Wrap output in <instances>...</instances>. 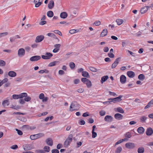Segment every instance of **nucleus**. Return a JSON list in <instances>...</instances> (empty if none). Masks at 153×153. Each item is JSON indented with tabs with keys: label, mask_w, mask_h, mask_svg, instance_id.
<instances>
[{
	"label": "nucleus",
	"mask_w": 153,
	"mask_h": 153,
	"mask_svg": "<svg viewBox=\"0 0 153 153\" xmlns=\"http://www.w3.org/2000/svg\"><path fill=\"white\" fill-rule=\"evenodd\" d=\"M44 136V134L43 133H40L36 134L31 135L30 136V138L32 140H35Z\"/></svg>",
	"instance_id": "1"
},
{
	"label": "nucleus",
	"mask_w": 153,
	"mask_h": 153,
	"mask_svg": "<svg viewBox=\"0 0 153 153\" xmlns=\"http://www.w3.org/2000/svg\"><path fill=\"white\" fill-rule=\"evenodd\" d=\"M73 135L70 134L64 142V145L65 147H67L72 140Z\"/></svg>",
	"instance_id": "2"
},
{
	"label": "nucleus",
	"mask_w": 153,
	"mask_h": 153,
	"mask_svg": "<svg viewBox=\"0 0 153 153\" xmlns=\"http://www.w3.org/2000/svg\"><path fill=\"white\" fill-rule=\"evenodd\" d=\"M78 104L75 101L73 102L70 107V110L71 111H73L77 110L78 107Z\"/></svg>",
	"instance_id": "3"
},
{
	"label": "nucleus",
	"mask_w": 153,
	"mask_h": 153,
	"mask_svg": "<svg viewBox=\"0 0 153 153\" xmlns=\"http://www.w3.org/2000/svg\"><path fill=\"white\" fill-rule=\"evenodd\" d=\"M123 97L122 95H120L118 97L114 98H109L108 99V100H111V102H113L114 103L119 102L122 100L121 98Z\"/></svg>",
	"instance_id": "4"
},
{
	"label": "nucleus",
	"mask_w": 153,
	"mask_h": 153,
	"mask_svg": "<svg viewBox=\"0 0 153 153\" xmlns=\"http://www.w3.org/2000/svg\"><path fill=\"white\" fill-rule=\"evenodd\" d=\"M126 147L128 149H134L135 147V144L134 143L128 142L125 144Z\"/></svg>",
	"instance_id": "5"
},
{
	"label": "nucleus",
	"mask_w": 153,
	"mask_h": 153,
	"mask_svg": "<svg viewBox=\"0 0 153 153\" xmlns=\"http://www.w3.org/2000/svg\"><path fill=\"white\" fill-rule=\"evenodd\" d=\"M53 56V54L49 53H46L45 55L42 56V58L44 59H48L51 58Z\"/></svg>",
	"instance_id": "6"
},
{
	"label": "nucleus",
	"mask_w": 153,
	"mask_h": 153,
	"mask_svg": "<svg viewBox=\"0 0 153 153\" xmlns=\"http://www.w3.org/2000/svg\"><path fill=\"white\" fill-rule=\"evenodd\" d=\"M25 53V51L23 48L19 49L18 51V55L19 56L22 57L24 56Z\"/></svg>",
	"instance_id": "7"
},
{
	"label": "nucleus",
	"mask_w": 153,
	"mask_h": 153,
	"mask_svg": "<svg viewBox=\"0 0 153 153\" xmlns=\"http://www.w3.org/2000/svg\"><path fill=\"white\" fill-rule=\"evenodd\" d=\"M120 59V57H118L116 59L112 65L111 68L112 69H114L116 67L119 63V61Z\"/></svg>",
	"instance_id": "8"
},
{
	"label": "nucleus",
	"mask_w": 153,
	"mask_h": 153,
	"mask_svg": "<svg viewBox=\"0 0 153 153\" xmlns=\"http://www.w3.org/2000/svg\"><path fill=\"white\" fill-rule=\"evenodd\" d=\"M44 38V37L43 35H40L36 37L35 40V42L36 43L39 42H41Z\"/></svg>",
	"instance_id": "9"
},
{
	"label": "nucleus",
	"mask_w": 153,
	"mask_h": 153,
	"mask_svg": "<svg viewBox=\"0 0 153 153\" xmlns=\"http://www.w3.org/2000/svg\"><path fill=\"white\" fill-rule=\"evenodd\" d=\"M41 58V57L39 56H35L31 57L30 59L31 61H38Z\"/></svg>",
	"instance_id": "10"
},
{
	"label": "nucleus",
	"mask_w": 153,
	"mask_h": 153,
	"mask_svg": "<svg viewBox=\"0 0 153 153\" xmlns=\"http://www.w3.org/2000/svg\"><path fill=\"white\" fill-rule=\"evenodd\" d=\"M45 142L48 146H52L53 145V141L51 138H48L47 139L45 140Z\"/></svg>",
	"instance_id": "11"
},
{
	"label": "nucleus",
	"mask_w": 153,
	"mask_h": 153,
	"mask_svg": "<svg viewBox=\"0 0 153 153\" xmlns=\"http://www.w3.org/2000/svg\"><path fill=\"white\" fill-rule=\"evenodd\" d=\"M150 7V6H146L141 8L140 10L141 13L143 14L146 13Z\"/></svg>",
	"instance_id": "12"
},
{
	"label": "nucleus",
	"mask_w": 153,
	"mask_h": 153,
	"mask_svg": "<svg viewBox=\"0 0 153 153\" xmlns=\"http://www.w3.org/2000/svg\"><path fill=\"white\" fill-rule=\"evenodd\" d=\"M120 81L122 83H125L126 81V76L123 75H121L120 77Z\"/></svg>",
	"instance_id": "13"
},
{
	"label": "nucleus",
	"mask_w": 153,
	"mask_h": 153,
	"mask_svg": "<svg viewBox=\"0 0 153 153\" xmlns=\"http://www.w3.org/2000/svg\"><path fill=\"white\" fill-rule=\"evenodd\" d=\"M54 2L53 1H50L48 4V8L50 9H52L54 6Z\"/></svg>",
	"instance_id": "14"
},
{
	"label": "nucleus",
	"mask_w": 153,
	"mask_h": 153,
	"mask_svg": "<svg viewBox=\"0 0 153 153\" xmlns=\"http://www.w3.org/2000/svg\"><path fill=\"white\" fill-rule=\"evenodd\" d=\"M128 76L130 78H133L135 76V74L134 72L131 71H128L127 73Z\"/></svg>",
	"instance_id": "15"
},
{
	"label": "nucleus",
	"mask_w": 153,
	"mask_h": 153,
	"mask_svg": "<svg viewBox=\"0 0 153 153\" xmlns=\"http://www.w3.org/2000/svg\"><path fill=\"white\" fill-rule=\"evenodd\" d=\"M16 73L14 71H10L8 72V75L10 77H14L16 76Z\"/></svg>",
	"instance_id": "16"
},
{
	"label": "nucleus",
	"mask_w": 153,
	"mask_h": 153,
	"mask_svg": "<svg viewBox=\"0 0 153 153\" xmlns=\"http://www.w3.org/2000/svg\"><path fill=\"white\" fill-rule=\"evenodd\" d=\"M114 117L116 119L119 120L122 119L123 116L120 114L117 113L115 114Z\"/></svg>",
	"instance_id": "17"
},
{
	"label": "nucleus",
	"mask_w": 153,
	"mask_h": 153,
	"mask_svg": "<svg viewBox=\"0 0 153 153\" xmlns=\"http://www.w3.org/2000/svg\"><path fill=\"white\" fill-rule=\"evenodd\" d=\"M153 133L152 129L151 128H148L146 131V134L147 135H151Z\"/></svg>",
	"instance_id": "18"
},
{
	"label": "nucleus",
	"mask_w": 153,
	"mask_h": 153,
	"mask_svg": "<svg viewBox=\"0 0 153 153\" xmlns=\"http://www.w3.org/2000/svg\"><path fill=\"white\" fill-rule=\"evenodd\" d=\"M9 105V100H6L3 101L2 102V105L5 107Z\"/></svg>",
	"instance_id": "19"
},
{
	"label": "nucleus",
	"mask_w": 153,
	"mask_h": 153,
	"mask_svg": "<svg viewBox=\"0 0 153 153\" xmlns=\"http://www.w3.org/2000/svg\"><path fill=\"white\" fill-rule=\"evenodd\" d=\"M104 119L106 121L111 122L112 120V117L111 116L107 115L105 117Z\"/></svg>",
	"instance_id": "20"
},
{
	"label": "nucleus",
	"mask_w": 153,
	"mask_h": 153,
	"mask_svg": "<svg viewBox=\"0 0 153 153\" xmlns=\"http://www.w3.org/2000/svg\"><path fill=\"white\" fill-rule=\"evenodd\" d=\"M108 33V30L107 29H104L102 32L101 33V36L102 37H103L106 36Z\"/></svg>",
	"instance_id": "21"
},
{
	"label": "nucleus",
	"mask_w": 153,
	"mask_h": 153,
	"mask_svg": "<svg viewBox=\"0 0 153 153\" xmlns=\"http://www.w3.org/2000/svg\"><path fill=\"white\" fill-rule=\"evenodd\" d=\"M68 16L67 13L65 12H63L61 13L60 15V17L62 19H65Z\"/></svg>",
	"instance_id": "22"
},
{
	"label": "nucleus",
	"mask_w": 153,
	"mask_h": 153,
	"mask_svg": "<svg viewBox=\"0 0 153 153\" xmlns=\"http://www.w3.org/2000/svg\"><path fill=\"white\" fill-rule=\"evenodd\" d=\"M137 131L140 134H143L144 131V129L143 127H140L137 128Z\"/></svg>",
	"instance_id": "23"
},
{
	"label": "nucleus",
	"mask_w": 153,
	"mask_h": 153,
	"mask_svg": "<svg viewBox=\"0 0 153 153\" xmlns=\"http://www.w3.org/2000/svg\"><path fill=\"white\" fill-rule=\"evenodd\" d=\"M82 75L83 77H84L89 78L90 77L88 73L85 71H83L82 72Z\"/></svg>",
	"instance_id": "24"
},
{
	"label": "nucleus",
	"mask_w": 153,
	"mask_h": 153,
	"mask_svg": "<svg viewBox=\"0 0 153 153\" xmlns=\"http://www.w3.org/2000/svg\"><path fill=\"white\" fill-rule=\"evenodd\" d=\"M116 22L117 23L118 25H120L123 23V20L122 19H117L116 20Z\"/></svg>",
	"instance_id": "25"
},
{
	"label": "nucleus",
	"mask_w": 153,
	"mask_h": 153,
	"mask_svg": "<svg viewBox=\"0 0 153 153\" xmlns=\"http://www.w3.org/2000/svg\"><path fill=\"white\" fill-rule=\"evenodd\" d=\"M108 78V76L106 75L103 76L101 78V82L102 84Z\"/></svg>",
	"instance_id": "26"
},
{
	"label": "nucleus",
	"mask_w": 153,
	"mask_h": 153,
	"mask_svg": "<svg viewBox=\"0 0 153 153\" xmlns=\"http://www.w3.org/2000/svg\"><path fill=\"white\" fill-rule=\"evenodd\" d=\"M144 151V149L143 146L139 147L137 150L138 153H143Z\"/></svg>",
	"instance_id": "27"
},
{
	"label": "nucleus",
	"mask_w": 153,
	"mask_h": 153,
	"mask_svg": "<svg viewBox=\"0 0 153 153\" xmlns=\"http://www.w3.org/2000/svg\"><path fill=\"white\" fill-rule=\"evenodd\" d=\"M45 152H48L50 150V148L48 146H45L43 148Z\"/></svg>",
	"instance_id": "28"
},
{
	"label": "nucleus",
	"mask_w": 153,
	"mask_h": 153,
	"mask_svg": "<svg viewBox=\"0 0 153 153\" xmlns=\"http://www.w3.org/2000/svg\"><path fill=\"white\" fill-rule=\"evenodd\" d=\"M47 16L49 17H52L53 16V13L52 11H49L47 13Z\"/></svg>",
	"instance_id": "29"
},
{
	"label": "nucleus",
	"mask_w": 153,
	"mask_h": 153,
	"mask_svg": "<svg viewBox=\"0 0 153 153\" xmlns=\"http://www.w3.org/2000/svg\"><path fill=\"white\" fill-rule=\"evenodd\" d=\"M27 94L26 93H23L21 94H19L20 99H21L26 97L27 96Z\"/></svg>",
	"instance_id": "30"
},
{
	"label": "nucleus",
	"mask_w": 153,
	"mask_h": 153,
	"mask_svg": "<svg viewBox=\"0 0 153 153\" xmlns=\"http://www.w3.org/2000/svg\"><path fill=\"white\" fill-rule=\"evenodd\" d=\"M153 104V101L152 100L150 101V102L145 107L144 109H146L149 108Z\"/></svg>",
	"instance_id": "31"
},
{
	"label": "nucleus",
	"mask_w": 153,
	"mask_h": 153,
	"mask_svg": "<svg viewBox=\"0 0 153 153\" xmlns=\"http://www.w3.org/2000/svg\"><path fill=\"white\" fill-rule=\"evenodd\" d=\"M58 62V61H54L51 62L49 64L48 66L49 67H52L55 66L56 65V63Z\"/></svg>",
	"instance_id": "32"
},
{
	"label": "nucleus",
	"mask_w": 153,
	"mask_h": 153,
	"mask_svg": "<svg viewBox=\"0 0 153 153\" xmlns=\"http://www.w3.org/2000/svg\"><path fill=\"white\" fill-rule=\"evenodd\" d=\"M89 69L91 71L95 72L97 71V70L95 68L92 67H89Z\"/></svg>",
	"instance_id": "33"
},
{
	"label": "nucleus",
	"mask_w": 153,
	"mask_h": 153,
	"mask_svg": "<svg viewBox=\"0 0 153 153\" xmlns=\"http://www.w3.org/2000/svg\"><path fill=\"white\" fill-rule=\"evenodd\" d=\"M85 84H86L87 87L88 88L91 87L92 85L91 82L89 79L88 80V82L87 81Z\"/></svg>",
	"instance_id": "34"
},
{
	"label": "nucleus",
	"mask_w": 153,
	"mask_h": 153,
	"mask_svg": "<svg viewBox=\"0 0 153 153\" xmlns=\"http://www.w3.org/2000/svg\"><path fill=\"white\" fill-rule=\"evenodd\" d=\"M145 77L143 74H140L138 76V78L140 80H143L145 79Z\"/></svg>",
	"instance_id": "35"
},
{
	"label": "nucleus",
	"mask_w": 153,
	"mask_h": 153,
	"mask_svg": "<svg viewBox=\"0 0 153 153\" xmlns=\"http://www.w3.org/2000/svg\"><path fill=\"white\" fill-rule=\"evenodd\" d=\"M122 150V148L121 147L119 146L117 148L115 151L116 153H120Z\"/></svg>",
	"instance_id": "36"
},
{
	"label": "nucleus",
	"mask_w": 153,
	"mask_h": 153,
	"mask_svg": "<svg viewBox=\"0 0 153 153\" xmlns=\"http://www.w3.org/2000/svg\"><path fill=\"white\" fill-rule=\"evenodd\" d=\"M116 109L118 112L121 113H123L124 112V110L123 109L120 107L117 108Z\"/></svg>",
	"instance_id": "37"
},
{
	"label": "nucleus",
	"mask_w": 153,
	"mask_h": 153,
	"mask_svg": "<svg viewBox=\"0 0 153 153\" xmlns=\"http://www.w3.org/2000/svg\"><path fill=\"white\" fill-rule=\"evenodd\" d=\"M6 65V63L4 61L0 59V66H4Z\"/></svg>",
	"instance_id": "38"
},
{
	"label": "nucleus",
	"mask_w": 153,
	"mask_h": 153,
	"mask_svg": "<svg viewBox=\"0 0 153 153\" xmlns=\"http://www.w3.org/2000/svg\"><path fill=\"white\" fill-rule=\"evenodd\" d=\"M12 97L14 99H20L19 94H13L12 95Z\"/></svg>",
	"instance_id": "39"
},
{
	"label": "nucleus",
	"mask_w": 153,
	"mask_h": 153,
	"mask_svg": "<svg viewBox=\"0 0 153 153\" xmlns=\"http://www.w3.org/2000/svg\"><path fill=\"white\" fill-rule=\"evenodd\" d=\"M69 66L71 69H74L75 67V64L74 62H71L69 64Z\"/></svg>",
	"instance_id": "40"
},
{
	"label": "nucleus",
	"mask_w": 153,
	"mask_h": 153,
	"mask_svg": "<svg viewBox=\"0 0 153 153\" xmlns=\"http://www.w3.org/2000/svg\"><path fill=\"white\" fill-rule=\"evenodd\" d=\"M31 99V97L29 96H27V95L24 98V100L26 102L29 101Z\"/></svg>",
	"instance_id": "41"
},
{
	"label": "nucleus",
	"mask_w": 153,
	"mask_h": 153,
	"mask_svg": "<svg viewBox=\"0 0 153 153\" xmlns=\"http://www.w3.org/2000/svg\"><path fill=\"white\" fill-rule=\"evenodd\" d=\"M78 31H77V30H76L72 29V30H71L69 31V32L71 34H73L76 33Z\"/></svg>",
	"instance_id": "42"
},
{
	"label": "nucleus",
	"mask_w": 153,
	"mask_h": 153,
	"mask_svg": "<svg viewBox=\"0 0 153 153\" xmlns=\"http://www.w3.org/2000/svg\"><path fill=\"white\" fill-rule=\"evenodd\" d=\"M147 119V117L145 116H142L140 117V120L142 122H145Z\"/></svg>",
	"instance_id": "43"
},
{
	"label": "nucleus",
	"mask_w": 153,
	"mask_h": 153,
	"mask_svg": "<svg viewBox=\"0 0 153 153\" xmlns=\"http://www.w3.org/2000/svg\"><path fill=\"white\" fill-rule=\"evenodd\" d=\"M8 34V33L7 32L0 33V38L7 36Z\"/></svg>",
	"instance_id": "44"
},
{
	"label": "nucleus",
	"mask_w": 153,
	"mask_h": 153,
	"mask_svg": "<svg viewBox=\"0 0 153 153\" xmlns=\"http://www.w3.org/2000/svg\"><path fill=\"white\" fill-rule=\"evenodd\" d=\"M105 114V112L104 110H101L100 112V114L101 116H104Z\"/></svg>",
	"instance_id": "45"
},
{
	"label": "nucleus",
	"mask_w": 153,
	"mask_h": 153,
	"mask_svg": "<svg viewBox=\"0 0 153 153\" xmlns=\"http://www.w3.org/2000/svg\"><path fill=\"white\" fill-rule=\"evenodd\" d=\"M53 32L55 33L58 34L60 36H62V34L61 33V32L58 30H55L53 31Z\"/></svg>",
	"instance_id": "46"
},
{
	"label": "nucleus",
	"mask_w": 153,
	"mask_h": 153,
	"mask_svg": "<svg viewBox=\"0 0 153 153\" xmlns=\"http://www.w3.org/2000/svg\"><path fill=\"white\" fill-rule=\"evenodd\" d=\"M81 80L82 82H83L85 84L87 81L88 82V79L86 78H82Z\"/></svg>",
	"instance_id": "47"
},
{
	"label": "nucleus",
	"mask_w": 153,
	"mask_h": 153,
	"mask_svg": "<svg viewBox=\"0 0 153 153\" xmlns=\"http://www.w3.org/2000/svg\"><path fill=\"white\" fill-rule=\"evenodd\" d=\"M92 137L93 138H94L96 137V136H97V134L96 132H94V131H93V130H92Z\"/></svg>",
	"instance_id": "48"
},
{
	"label": "nucleus",
	"mask_w": 153,
	"mask_h": 153,
	"mask_svg": "<svg viewBox=\"0 0 153 153\" xmlns=\"http://www.w3.org/2000/svg\"><path fill=\"white\" fill-rule=\"evenodd\" d=\"M16 131H17V134L19 135H22L23 134L22 131L17 129H16Z\"/></svg>",
	"instance_id": "49"
},
{
	"label": "nucleus",
	"mask_w": 153,
	"mask_h": 153,
	"mask_svg": "<svg viewBox=\"0 0 153 153\" xmlns=\"http://www.w3.org/2000/svg\"><path fill=\"white\" fill-rule=\"evenodd\" d=\"M10 107L11 108L15 109H17L19 108L18 106H16L13 105H12Z\"/></svg>",
	"instance_id": "50"
},
{
	"label": "nucleus",
	"mask_w": 153,
	"mask_h": 153,
	"mask_svg": "<svg viewBox=\"0 0 153 153\" xmlns=\"http://www.w3.org/2000/svg\"><path fill=\"white\" fill-rule=\"evenodd\" d=\"M44 95L43 93L40 94L39 96V98L40 100H42L44 98Z\"/></svg>",
	"instance_id": "51"
},
{
	"label": "nucleus",
	"mask_w": 153,
	"mask_h": 153,
	"mask_svg": "<svg viewBox=\"0 0 153 153\" xmlns=\"http://www.w3.org/2000/svg\"><path fill=\"white\" fill-rule=\"evenodd\" d=\"M101 24V22L99 21H97L95 22L94 24L96 26H99Z\"/></svg>",
	"instance_id": "52"
},
{
	"label": "nucleus",
	"mask_w": 153,
	"mask_h": 153,
	"mask_svg": "<svg viewBox=\"0 0 153 153\" xmlns=\"http://www.w3.org/2000/svg\"><path fill=\"white\" fill-rule=\"evenodd\" d=\"M85 122L82 120H81L79 122V123L81 125L85 124Z\"/></svg>",
	"instance_id": "53"
},
{
	"label": "nucleus",
	"mask_w": 153,
	"mask_h": 153,
	"mask_svg": "<svg viewBox=\"0 0 153 153\" xmlns=\"http://www.w3.org/2000/svg\"><path fill=\"white\" fill-rule=\"evenodd\" d=\"M108 56L111 58H113L114 57V55L112 53H108Z\"/></svg>",
	"instance_id": "54"
},
{
	"label": "nucleus",
	"mask_w": 153,
	"mask_h": 153,
	"mask_svg": "<svg viewBox=\"0 0 153 153\" xmlns=\"http://www.w3.org/2000/svg\"><path fill=\"white\" fill-rule=\"evenodd\" d=\"M125 136L126 137H128V138H130L131 136L130 133L129 132L126 133Z\"/></svg>",
	"instance_id": "55"
},
{
	"label": "nucleus",
	"mask_w": 153,
	"mask_h": 153,
	"mask_svg": "<svg viewBox=\"0 0 153 153\" xmlns=\"http://www.w3.org/2000/svg\"><path fill=\"white\" fill-rule=\"evenodd\" d=\"M16 39L14 36L10 37V42H14L15 41Z\"/></svg>",
	"instance_id": "56"
},
{
	"label": "nucleus",
	"mask_w": 153,
	"mask_h": 153,
	"mask_svg": "<svg viewBox=\"0 0 153 153\" xmlns=\"http://www.w3.org/2000/svg\"><path fill=\"white\" fill-rule=\"evenodd\" d=\"M18 148V146L17 145H15L12 146L10 147V148L13 149H15Z\"/></svg>",
	"instance_id": "57"
},
{
	"label": "nucleus",
	"mask_w": 153,
	"mask_h": 153,
	"mask_svg": "<svg viewBox=\"0 0 153 153\" xmlns=\"http://www.w3.org/2000/svg\"><path fill=\"white\" fill-rule=\"evenodd\" d=\"M8 79L7 78H5L3 79L1 81V82L3 84L4 83H5L7 82Z\"/></svg>",
	"instance_id": "58"
},
{
	"label": "nucleus",
	"mask_w": 153,
	"mask_h": 153,
	"mask_svg": "<svg viewBox=\"0 0 153 153\" xmlns=\"http://www.w3.org/2000/svg\"><path fill=\"white\" fill-rule=\"evenodd\" d=\"M36 152L38 153H45L44 151L43 150H36Z\"/></svg>",
	"instance_id": "59"
},
{
	"label": "nucleus",
	"mask_w": 153,
	"mask_h": 153,
	"mask_svg": "<svg viewBox=\"0 0 153 153\" xmlns=\"http://www.w3.org/2000/svg\"><path fill=\"white\" fill-rule=\"evenodd\" d=\"M42 2H39L35 4V7H39L42 4Z\"/></svg>",
	"instance_id": "60"
},
{
	"label": "nucleus",
	"mask_w": 153,
	"mask_h": 153,
	"mask_svg": "<svg viewBox=\"0 0 153 153\" xmlns=\"http://www.w3.org/2000/svg\"><path fill=\"white\" fill-rule=\"evenodd\" d=\"M19 102L20 103L22 104H23L25 103V100L23 99H20Z\"/></svg>",
	"instance_id": "61"
},
{
	"label": "nucleus",
	"mask_w": 153,
	"mask_h": 153,
	"mask_svg": "<svg viewBox=\"0 0 153 153\" xmlns=\"http://www.w3.org/2000/svg\"><path fill=\"white\" fill-rule=\"evenodd\" d=\"M59 151L57 149H54L52 150V153H59Z\"/></svg>",
	"instance_id": "62"
},
{
	"label": "nucleus",
	"mask_w": 153,
	"mask_h": 153,
	"mask_svg": "<svg viewBox=\"0 0 153 153\" xmlns=\"http://www.w3.org/2000/svg\"><path fill=\"white\" fill-rule=\"evenodd\" d=\"M59 74L60 75H62L65 74V72L62 70H60L58 72Z\"/></svg>",
	"instance_id": "63"
},
{
	"label": "nucleus",
	"mask_w": 153,
	"mask_h": 153,
	"mask_svg": "<svg viewBox=\"0 0 153 153\" xmlns=\"http://www.w3.org/2000/svg\"><path fill=\"white\" fill-rule=\"evenodd\" d=\"M109 94L111 95H112L114 96H117L116 94L114 92L109 91Z\"/></svg>",
	"instance_id": "64"
}]
</instances>
